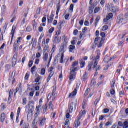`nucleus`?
<instances>
[{"instance_id":"1","label":"nucleus","mask_w":128,"mask_h":128,"mask_svg":"<svg viewBox=\"0 0 128 128\" xmlns=\"http://www.w3.org/2000/svg\"><path fill=\"white\" fill-rule=\"evenodd\" d=\"M98 55L96 56V58H94L92 62H90L88 64V70L89 72L92 70V64H94V70H96V68L98 66V62H100V51H97Z\"/></svg>"},{"instance_id":"2","label":"nucleus","mask_w":128,"mask_h":128,"mask_svg":"<svg viewBox=\"0 0 128 128\" xmlns=\"http://www.w3.org/2000/svg\"><path fill=\"white\" fill-rule=\"evenodd\" d=\"M63 42L61 45L59 52L60 54H64L66 52V48L68 46V37L66 36H63Z\"/></svg>"},{"instance_id":"3","label":"nucleus","mask_w":128,"mask_h":128,"mask_svg":"<svg viewBox=\"0 0 128 128\" xmlns=\"http://www.w3.org/2000/svg\"><path fill=\"white\" fill-rule=\"evenodd\" d=\"M46 118H42V117L36 116L32 122V124L34 126H36V124L39 122V125L41 126H44L46 124Z\"/></svg>"},{"instance_id":"4","label":"nucleus","mask_w":128,"mask_h":128,"mask_svg":"<svg viewBox=\"0 0 128 128\" xmlns=\"http://www.w3.org/2000/svg\"><path fill=\"white\" fill-rule=\"evenodd\" d=\"M70 80H74L76 78V72L78 70V67H72L70 69Z\"/></svg>"},{"instance_id":"5","label":"nucleus","mask_w":128,"mask_h":128,"mask_svg":"<svg viewBox=\"0 0 128 128\" xmlns=\"http://www.w3.org/2000/svg\"><path fill=\"white\" fill-rule=\"evenodd\" d=\"M86 114V111L84 110L82 112H80L79 115V116L78 117V118L77 120L75 121V122L74 124V126L75 128H78L80 126V120H82V118L83 116H84Z\"/></svg>"},{"instance_id":"6","label":"nucleus","mask_w":128,"mask_h":128,"mask_svg":"<svg viewBox=\"0 0 128 128\" xmlns=\"http://www.w3.org/2000/svg\"><path fill=\"white\" fill-rule=\"evenodd\" d=\"M78 106V100H75L72 102L69 105V112L70 114H72L74 110H76V106Z\"/></svg>"},{"instance_id":"7","label":"nucleus","mask_w":128,"mask_h":128,"mask_svg":"<svg viewBox=\"0 0 128 128\" xmlns=\"http://www.w3.org/2000/svg\"><path fill=\"white\" fill-rule=\"evenodd\" d=\"M98 48H102V44H104V38H103V40H100V38H97L95 39L94 44L96 46L98 44Z\"/></svg>"},{"instance_id":"8","label":"nucleus","mask_w":128,"mask_h":128,"mask_svg":"<svg viewBox=\"0 0 128 128\" xmlns=\"http://www.w3.org/2000/svg\"><path fill=\"white\" fill-rule=\"evenodd\" d=\"M56 88H54L52 94H48V100H50V98H52V102H54V100H56V97L58 96V94L56 93Z\"/></svg>"},{"instance_id":"9","label":"nucleus","mask_w":128,"mask_h":128,"mask_svg":"<svg viewBox=\"0 0 128 128\" xmlns=\"http://www.w3.org/2000/svg\"><path fill=\"white\" fill-rule=\"evenodd\" d=\"M42 46L44 47L43 50V54H44V53L48 54L46 52H48L50 50L48 49L50 46H48V45L46 44V39H44L42 42Z\"/></svg>"},{"instance_id":"10","label":"nucleus","mask_w":128,"mask_h":128,"mask_svg":"<svg viewBox=\"0 0 128 128\" xmlns=\"http://www.w3.org/2000/svg\"><path fill=\"white\" fill-rule=\"evenodd\" d=\"M15 76H16V72H13L12 73L11 77L9 78V82L10 84V82H12V84H14V82H16V80L14 79Z\"/></svg>"},{"instance_id":"11","label":"nucleus","mask_w":128,"mask_h":128,"mask_svg":"<svg viewBox=\"0 0 128 128\" xmlns=\"http://www.w3.org/2000/svg\"><path fill=\"white\" fill-rule=\"evenodd\" d=\"M109 10L112 12H118V10H120V8L118 6H112L109 8Z\"/></svg>"},{"instance_id":"12","label":"nucleus","mask_w":128,"mask_h":128,"mask_svg":"<svg viewBox=\"0 0 128 128\" xmlns=\"http://www.w3.org/2000/svg\"><path fill=\"white\" fill-rule=\"evenodd\" d=\"M114 17V14L112 13L109 14L106 17V18L104 19V22H106L110 20H112Z\"/></svg>"},{"instance_id":"13","label":"nucleus","mask_w":128,"mask_h":128,"mask_svg":"<svg viewBox=\"0 0 128 128\" xmlns=\"http://www.w3.org/2000/svg\"><path fill=\"white\" fill-rule=\"evenodd\" d=\"M16 26H12V31L11 33V36H12V39H11V42L10 44H12V40H14V32H16Z\"/></svg>"},{"instance_id":"14","label":"nucleus","mask_w":128,"mask_h":128,"mask_svg":"<svg viewBox=\"0 0 128 128\" xmlns=\"http://www.w3.org/2000/svg\"><path fill=\"white\" fill-rule=\"evenodd\" d=\"M76 94H78V90L74 89V91L70 93L68 96V98H74V96H76Z\"/></svg>"},{"instance_id":"15","label":"nucleus","mask_w":128,"mask_h":128,"mask_svg":"<svg viewBox=\"0 0 128 128\" xmlns=\"http://www.w3.org/2000/svg\"><path fill=\"white\" fill-rule=\"evenodd\" d=\"M43 60L44 62H46L48 60V54L45 53L44 52V54H43Z\"/></svg>"},{"instance_id":"16","label":"nucleus","mask_w":128,"mask_h":128,"mask_svg":"<svg viewBox=\"0 0 128 128\" xmlns=\"http://www.w3.org/2000/svg\"><path fill=\"white\" fill-rule=\"evenodd\" d=\"M62 42V37L56 36L54 39V42L56 44H58Z\"/></svg>"},{"instance_id":"17","label":"nucleus","mask_w":128,"mask_h":128,"mask_svg":"<svg viewBox=\"0 0 128 128\" xmlns=\"http://www.w3.org/2000/svg\"><path fill=\"white\" fill-rule=\"evenodd\" d=\"M1 122H4V120H6V114L4 113H2L0 117Z\"/></svg>"},{"instance_id":"18","label":"nucleus","mask_w":128,"mask_h":128,"mask_svg":"<svg viewBox=\"0 0 128 128\" xmlns=\"http://www.w3.org/2000/svg\"><path fill=\"white\" fill-rule=\"evenodd\" d=\"M54 72H50V74L48 78L47 82H50V79L52 78V76H54Z\"/></svg>"},{"instance_id":"19","label":"nucleus","mask_w":128,"mask_h":128,"mask_svg":"<svg viewBox=\"0 0 128 128\" xmlns=\"http://www.w3.org/2000/svg\"><path fill=\"white\" fill-rule=\"evenodd\" d=\"M58 56H60V64H64V54H60Z\"/></svg>"},{"instance_id":"20","label":"nucleus","mask_w":128,"mask_h":128,"mask_svg":"<svg viewBox=\"0 0 128 128\" xmlns=\"http://www.w3.org/2000/svg\"><path fill=\"white\" fill-rule=\"evenodd\" d=\"M117 22L118 24H122V22H124V18H122V17L120 16L117 19Z\"/></svg>"},{"instance_id":"21","label":"nucleus","mask_w":128,"mask_h":128,"mask_svg":"<svg viewBox=\"0 0 128 128\" xmlns=\"http://www.w3.org/2000/svg\"><path fill=\"white\" fill-rule=\"evenodd\" d=\"M16 62H18L16 58L14 57L12 60V66H15L16 64Z\"/></svg>"},{"instance_id":"22","label":"nucleus","mask_w":128,"mask_h":128,"mask_svg":"<svg viewBox=\"0 0 128 128\" xmlns=\"http://www.w3.org/2000/svg\"><path fill=\"white\" fill-rule=\"evenodd\" d=\"M80 68H84V66H86V62L84 61L82 59L80 60Z\"/></svg>"},{"instance_id":"23","label":"nucleus","mask_w":128,"mask_h":128,"mask_svg":"<svg viewBox=\"0 0 128 128\" xmlns=\"http://www.w3.org/2000/svg\"><path fill=\"white\" fill-rule=\"evenodd\" d=\"M69 52H74V50H76V46L71 45L70 46V48H69Z\"/></svg>"},{"instance_id":"24","label":"nucleus","mask_w":128,"mask_h":128,"mask_svg":"<svg viewBox=\"0 0 128 128\" xmlns=\"http://www.w3.org/2000/svg\"><path fill=\"white\" fill-rule=\"evenodd\" d=\"M14 94V90H11L9 93V98H8V102L12 100V96Z\"/></svg>"},{"instance_id":"25","label":"nucleus","mask_w":128,"mask_h":128,"mask_svg":"<svg viewBox=\"0 0 128 128\" xmlns=\"http://www.w3.org/2000/svg\"><path fill=\"white\" fill-rule=\"evenodd\" d=\"M21 110H22V108H18V112H17V120H18V118H20V114Z\"/></svg>"},{"instance_id":"26","label":"nucleus","mask_w":128,"mask_h":128,"mask_svg":"<svg viewBox=\"0 0 128 128\" xmlns=\"http://www.w3.org/2000/svg\"><path fill=\"white\" fill-rule=\"evenodd\" d=\"M82 108L83 110H86V101L84 100L82 104Z\"/></svg>"},{"instance_id":"27","label":"nucleus","mask_w":128,"mask_h":128,"mask_svg":"<svg viewBox=\"0 0 128 128\" xmlns=\"http://www.w3.org/2000/svg\"><path fill=\"white\" fill-rule=\"evenodd\" d=\"M60 4H58L57 6V10L56 12V16H58V13L60 12Z\"/></svg>"},{"instance_id":"28","label":"nucleus","mask_w":128,"mask_h":128,"mask_svg":"<svg viewBox=\"0 0 128 128\" xmlns=\"http://www.w3.org/2000/svg\"><path fill=\"white\" fill-rule=\"evenodd\" d=\"M100 36H102V40H104H104H106V34L104 32H102L100 34Z\"/></svg>"},{"instance_id":"29","label":"nucleus","mask_w":128,"mask_h":128,"mask_svg":"<svg viewBox=\"0 0 128 128\" xmlns=\"http://www.w3.org/2000/svg\"><path fill=\"white\" fill-rule=\"evenodd\" d=\"M36 70V66H34L31 69V72L32 74H34Z\"/></svg>"},{"instance_id":"30","label":"nucleus","mask_w":128,"mask_h":128,"mask_svg":"<svg viewBox=\"0 0 128 128\" xmlns=\"http://www.w3.org/2000/svg\"><path fill=\"white\" fill-rule=\"evenodd\" d=\"M46 68H42L41 70V76H44V74H46Z\"/></svg>"},{"instance_id":"31","label":"nucleus","mask_w":128,"mask_h":128,"mask_svg":"<svg viewBox=\"0 0 128 128\" xmlns=\"http://www.w3.org/2000/svg\"><path fill=\"white\" fill-rule=\"evenodd\" d=\"M77 66H78V62H73L72 64V68H76Z\"/></svg>"},{"instance_id":"32","label":"nucleus","mask_w":128,"mask_h":128,"mask_svg":"<svg viewBox=\"0 0 128 128\" xmlns=\"http://www.w3.org/2000/svg\"><path fill=\"white\" fill-rule=\"evenodd\" d=\"M114 84H116V80H113L111 82V88H114Z\"/></svg>"},{"instance_id":"33","label":"nucleus","mask_w":128,"mask_h":128,"mask_svg":"<svg viewBox=\"0 0 128 128\" xmlns=\"http://www.w3.org/2000/svg\"><path fill=\"white\" fill-rule=\"evenodd\" d=\"M88 74L86 72L85 74L84 75L83 80L84 82H86V80L88 78Z\"/></svg>"},{"instance_id":"34","label":"nucleus","mask_w":128,"mask_h":128,"mask_svg":"<svg viewBox=\"0 0 128 128\" xmlns=\"http://www.w3.org/2000/svg\"><path fill=\"white\" fill-rule=\"evenodd\" d=\"M108 30V26H104L102 28V32H106V30Z\"/></svg>"},{"instance_id":"35","label":"nucleus","mask_w":128,"mask_h":128,"mask_svg":"<svg viewBox=\"0 0 128 128\" xmlns=\"http://www.w3.org/2000/svg\"><path fill=\"white\" fill-rule=\"evenodd\" d=\"M27 104H28V100L26 99V98H24L23 100L22 104L23 106H26Z\"/></svg>"},{"instance_id":"36","label":"nucleus","mask_w":128,"mask_h":128,"mask_svg":"<svg viewBox=\"0 0 128 128\" xmlns=\"http://www.w3.org/2000/svg\"><path fill=\"white\" fill-rule=\"evenodd\" d=\"M30 78V72H28L26 74V76H25V80H28Z\"/></svg>"},{"instance_id":"37","label":"nucleus","mask_w":128,"mask_h":128,"mask_svg":"<svg viewBox=\"0 0 128 128\" xmlns=\"http://www.w3.org/2000/svg\"><path fill=\"white\" fill-rule=\"evenodd\" d=\"M100 8L98 7L96 8L94 11V14H98V12H100Z\"/></svg>"},{"instance_id":"38","label":"nucleus","mask_w":128,"mask_h":128,"mask_svg":"<svg viewBox=\"0 0 128 128\" xmlns=\"http://www.w3.org/2000/svg\"><path fill=\"white\" fill-rule=\"evenodd\" d=\"M123 128H128V122H124V124H123Z\"/></svg>"},{"instance_id":"39","label":"nucleus","mask_w":128,"mask_h":128,"mask_svg":"<svg viewBox=\"0 0 128 128\" xmlns=\"http://www.w3.org/2000/svg\"><path fill=\"white\" fill-rule=\"evenodd\" d=\"M29 127L30 124H28V123L26 122L24 124L23 128H28Z\"/></svg>"},{"instance_id":"40","label":"nucleus","mask_w":128,"mask_h":128,"mask_svg":"<svg viewBox=\"0 0 128 128\" xmlns=\"http://www.w3.org/2000/svg\"><path fill=\"white\" fill-rule=\"evenodd\" d=\"M94 12V8L92 7H90L89 9V13L90 14H92Z\"/></svg>"},{"instance_id":"41","label":"nucleus","mask_w":128,"mask_h":128,"mask_svg":"<svg viewBox=\"0 0 128 128\" xmlns=\"http://www.w3.org/2000/svg\"><path fill=\"white\" fill-rule=\"evenodd\" d=\"M18 43L16 44H14V50H18Z\"/></svg>"},{"instance_id":"42","label":"nucleus","mask_w":128,"mask_h":128,"mask_svg":"<svg viewBox=\"0 0 128 128\" xmlns=\"http://www.w3.org/2000/svg\"><path fill=\"white\" fill-rule=\"evenodd\" d=\"M22 38L20 37L18 38L17 44H20V42H22Z\"/></svg>"},{"instance_id":"43","label":"nucleus","mask_w":128,"mask_h":128,"mask_svg":"<svg viewBox=\"0 0 128 128\" xmlns=\"http://www.w3.org/2000/svg\"><path fill=\"white\" fill-rule=\"evenodd\" d=\"M110 94H112V96H114V94H116V90H114V88H112L110 90Z\"/></svg>"},{"instance_id":"44","label":"nucleus","mask_w":128,"mask_h":128,"mask_svg":"<svg viewBox=\"0 0 128 128\" xmlns=\"http://www.w3.org/2000/svg\"><path fill=\"white\" fill-rule=\"evenodd\" d=\"M98 22H100V17H98L96 20V23H95V26H96L97 24L98 23Z\"/></svg>"},{"instance_id":"45","label":"nucleus","mask_w":128,"mask_h":128,"mask_svg":"<svg viewBox=\"0 0 128 128\" xmlns=\"http://www.w3.org/2000/svg\"><path fill=\"white\" fill-rule=\"evenodd\" d=\"M104 114H108L110 112V110L108 108H106L104 110Z\"/></svg>"},{"instance_id":"46","label":"nucleus","mask_w":128,"mask_h":128,"mask_svg":"<svg viewBox=\"0 0 128 128\" xmlns=\"http://www.w3.org/2000/svg\"><path fill=\"white\" fill-rule=\"evenodd\" d=\"M74 36H78V30H74Z\"/></svg>"},{"instance_id":"47","label":"nucleus","mask_w":128,"mask_h":128,"mask_svg":"<svg viewBox=\"0 0 128 128\" xmlns=\"http://www.w3.org/2000/svg\"><path fill=\"white\" fill-rule=\"evenodd\" d=\"M89 92H90V88H88L86 91L85 92L84 96H88V94Z\"/></svg>"},{"instance_id":"48","label":"nucleus","mask_w":128,"mask_h":128,"mask_svg":"<svg viewBox=\"0 0 128 128\" xmlns=\"http://www.w3.org/2000/svg\"><path fill=\"white\" fill-rule=\"evenodd\" d=\"M42 10V8H39L37 10V14H40V11Z\"/></svg>"},{"instance_id":"49","label":"nucleus","mask_w":128,"mask_h":128,"mask_svg":"<svg viewBox=\"0 0 128 128\" xmlns=\"http://www.w3.org/2000/svg\"><path fill=\"white\" fill-rule=\"evenodd\" d=\"M52 6H54V0H51L50 2V3L49 6L50 8H52Z\"/></svg>"},{"instance_id":"50","label":"nucleus","mask_w":128,"mask_h":128,"mask_svg":"<svg viewBox=\"0 0 128 128\" xmlns=\"http://www.w3.org/2000/svg\"><path fill=\"white\" fill-rule=\"evenodd\" d=\"M54 67H50L49 68V72H54Z\"/></svg>"},{"instance_id":"51","label":"nucleus","mask_w":128,"mask_h":128,"mask_svg":"<svg viewBox=\"0 0 128 128\" xmlns=\"http://www.w3.org/2000/svg\"><path fill=\"white\" fill-rule=\"evenodd\" d=\"M52 20H54V18H50V17L48 18V23L52 24Z\"/></svg>"},{"instance_id":"52","label":"nucleus","mask_w":128,"mask_h":128,"mask_svg":"<svg viewBox=\"0 0 128 128\" xmlns=\"http://www.w3.org/2000/svg\"><path fill=\"white\" fill-rule=\"evenodd\" d=\"M54 32V28H52L49 30V34H52Z\"/></svg>"},{"instance_id":"53","label":"nucleus","mask_w":128,"mask_h":128,"mask_svg":"<svg viewBox=\"0 0 128 128\" xmlns=\"http://www.w3.org/2000/svg\"><path fill=\"white\" fill-rule=\"evenodd\" d=\"M49 108H54V104H52V102H50L49 103Z\"/></svg>"},{"instance_id":"54","label":"nucleus","mask_w":128,"mask_h":128,"mask_svg":"<svg viewBox=\"0 0 128 128\" xmlns=\"http://www.w3.org/2000/svg\"><path fill=\"white\" fill-rule=\"evenodd\" d=\"M40 56H42V54H40V53L38 52V54H36V58H40Z\"/></svg>"},{"instance_id":"55","label":"nucleus","mask_w":128,"mask_h":128,"mask_svg":"<svg viewBox=\"0 0 128 128\" xmlns=\"http://www.w3.org/2000/svg\"><path fill=\"white\" fill-rule=\"evenodd\" d=\"M33 64H34V61H30L29 62L28 66H29L30 68H32V66Z\"/></svg>"},{"instance_id":"56","label":"nucleus","mask_w":128,"mask_h":128,"mask_svg":"<svg viewBox=\"0 0 128 128\" xmlns=\"http://www.w3.org/2000/svg\"><path fill=\"white\" fill-rule=\"evenodd\" d=\"M112 123L111 122H108L106 124V126H112Z\"/></svg>"},{"instance_id":"57","label":"nucleus","mask_w":128,"mask_h":128,"mask_svg":"<svg viewBox=\"0 0 128 128\" xmlns=\"http://www.w3.org/2000/svg\"><path fill=\"white\" fill-rule=\"evenodd\" d=\"M36 114H40V107H36Z\"/></svg>"},{"instance_id":"58","label":"nucleus","mask_w":128,"mask_h":128,"mask_svg":"<svg viewBox=\"0 0 128 128\" xmlns=\"http://www.w3.org/2000/svg\"><path fill=\"white\" fill-rule=\"evenodd\" d=\"M26 60V57L24 56L22 59V64H24Z\"/></svg>"},{"instance_id":"59","label":"nucleus","mask_w":128,"mask_h":128,"mask_svg":"<svg viewBox=\"0 0 128 128\" xmlns=\"http://www.w3.org/2000/svg\"><path fill=\"white\" fill-rule=\"evenodd\" d=\"M14 112H11V114H10L11 120H14Z\"/></svg>"},{"instance_id":"60","label":"nucleus","mask_w":128,"mask_h":128,"mask_svg":"<svg viewBox=\"0 0 128 128\" xmlns=\"http://www.w3.org/2000/svg\"><path fill=\"white\" fill-rule=\"evenodd\" d=\"M38 64H40V59H36L35 62V64H36L38 66Z\"/></svg>"},{"instance_id":"61","label":"nucleus","mask_w":128,"mask_h":128,"mask_svg":"<svg viewBox=\"0 0 128 128\" xmlns=\"http://www.w3.org/2000/svg\"><path fill=\"white\" fill-rule=\"evenodd\" d=\"M27 40H32V36L29 35L27 36Z\"/></svg>"},{"instance_id":"62","label":"nucleus","mask_w":128,"mask_h":128,"mask_svg":"<svg viewBox=\"0 0 128 128\" xmlns=\"http://www.w3.org/2000/svg\"><path fill=\"white\" fill-rule=\"evenodd\" d=\"M96 72H98V70H100V66H96Z\"/></svg>"},{"instance_id":"63","label":"nucleus","mask_w":128,"mask_h":128,"mask_svg":"<svg viewBox=\"0 0 128 128\" xmlns=\"http://www.w3.org/2000/svg\"><path fill=\"white\" fill-rule=\"evenodd\" d=\"M126 36V34H120L119 36L120 38H124V36Z\"/></svg>"},{"instance_id":"64","label":"nucleus","mask_w":128,"mask_h":128,"mask_svg":"<svg viewBox=\"0 0 128 128\" xmlns=\"http://www.w3.org/2000/svg\"><path fill=\"white\" fill-rule=\"evenodd\" d=\"M70 10H72V11L74 10V4H71L70 6Z\"/></svg>"}]
</instances>
